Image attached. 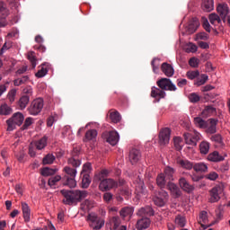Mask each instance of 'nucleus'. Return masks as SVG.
Wrapping results in <instances>:
<instances>
[{
    "label": "nucleus",
    "instance_id": "1",
    "mask_svg": "<svg viewBox=\"0 0 230 230\" xmlns=\"http://www.w3.org/2000/svg\"><path fill=\"white\" fill-rule=\"evenodd\" d=\"M159 88L153 86L151 88V97L155 98L157 102L161 100V98H164L166 96V93L164 91H177V86L172 83V80L168 78H162L156 82Z\"/></svg>",
    "mask_w": 230,
    "mask_h": 230
},
{
    "label": "nucleus",
    "instance_id": "2",
    "mask_svg": "<svg viewBox=\"0 0 230 230\" xmlns=\"http://www.w3.org/2000/svg\"><path fill=\"white\" fill-rule=\"evenodd\" d=\"M61 195H63V204L66 206H73V204H78V202H82L84 199H85L88 195L87 190H62Z\"/></svg>",
    "mask_w": 230,
    "mask_h": 230
},
{
    "label": "nucleus",
    "instance_id": "3",
    "mask_svg": "<svg viewBox=\"0 0 230 230\" xmlns=\"http://www.w3.org/2000/svg\"><path fill=\"white\" fill-rule=\"evenodd\" d=\"M65 175L63 176V184L68 188H76V169L66 166L63 169Z\"/></svg>",
    "mask_w": 230,
    "mask_h": 230
},
{
    "label": "nucleus",
    "instance_id": "4",
    "mask_svg": "<svg viewBox=\"0 0 230 230\" xmlns=\"http://www.w3.org/2000/svg\"><path fill=\"white\" fill-rule=\"evenodd\" d=\"M42 109H44V100L37 98L31 102L27 111L31 116H39L42 112Z\"/></svg>",
    "mask_w": 230,
    "mask_h": 230
},
{
    "label": "nucleus",
    "instance_id": "5",
    "mask_svg": "<svg viewBox=\"0 0 230 230\" xmlns=\"http://www.w3.org/2000/svg\"><path fill=\"white\" fill-rule=\"evenodd\" d=\"M24 121V115L21 112H16L13 115V117L6 120L7 124V130L9 132H12V130H14L15 125L18 127H21Z\"/></svg>",
    "mask_w": 230,
    "mask_h": 230
},
{
    "label": "nucleus",
    "instance_id": "6",
    "mask_svg": "<svg viewBox=\"0 0 230 230\" xmlns=\"http://www.w3.org/2000/svg\"><path fill=\"white\" fill-rule=\"evenodd\" d=\"M224 193V185L223 184H218L216 185L214 188H212L208 191V202L210 204H215L216 202H218L220 200L222 195Z\"/></svg>",
    "mask_w": 230,
    "mask_h": 230
},
{
    "label": "nucleus",
    "instance_id": "7",
    "mask_svg": "<svg viewBox=\"0 0 230 230\" xmlns=\"http://www.w3.org/2000/svg\"><path fill=\"white\" fill-rule=\"evenodd\" d=\"M87 221L89 222L90 227L93 230H100L105 226V221L95 213H90L87 217Z\"/></svg>",
    "mask_w": 230,
    "mask_h": 230
},
{
    "label": "nucleus",
    "instance_id": "8",
    "mask_svg": "<svg viewBox=\"0 0 230 230\" xmlns=\"http://www.w3.org/2000/svg\"><path fill=\"white\" fill-rule=\"evenodd\" d=\"M183 137L186 145L197 146V143L200 141V133H199L197 130H193L190 133H184Z\"/></svg>",
    "mask_w": 230,
    "mask_h": 230
},
{
    "label": "nucleus",
    "instance_id": "9",
    "mask_svg": "<svg viewBox=\"0 0 230 230\" xmlns=\"http://www.w3.org/2000/svg\"><path fill=\"white\" fill-rule=\"evenodd\" d=\"M168 192L165 190H160L158 194L153 197V202L155 206L158 208H164V206H166V202H168Z\"/></svg>",
    "mask_w": 230,
    "mask_h": 230
},
{
    "label": "nucleus",
    "instance_id": "10",
    "mask_svg": "<svg viewBox=\"0 0 230 230\" xmlns=\"http://www.w3.org/2000/svg\"><path fill=\"white\" fill-rule=\"evenodd\" d=\"M102 137L106 139L107 143L115 146L119 141V134L117 131H105L102 133Z\"/></svg>",
    "mask_w": 230,
    "mask_h": 230
},
{
    "label": "nucleus",
    "instance_id": "11",
    "mask_svg": "<svg viewBox=\"0 0 230 230\" xmlns=\"http://www.w3.org/2000/svg\"><path fill=\"white\" fill-rule=\"evenodd\" d=\"M112 188H118V181L111 178L102 180V181L99 184V190L101 191H109L112 190Z\"/></svg>",
    "mask_w": 230,
    "mask_h": 230
},
{
    "label": "nucleus",
    "instance_id": "12",
    "mask_svg": "<svg viewBox=\"0 0 230 230\" xmlns=\"http://www.w3.org/2000/svg\"><path fill=\"white\" fill-rule=\"evenodd\" d=\"M199 26H200L199 20L197 18H192L189 21V23L185 27V31L183 33L185 35H192V33H195L197 31Z\"/></svg>",
    "mask_w": 230,
    "mask_h": 230
},
{
    "label": "nucleus",
    "instance_id": "13",
    "mask_svg": "<svg viewBox=\"0 0 230 230\" xmlns=\"http://www.w3.org/2000/svg\"><path fill=\"white\" fill-rule=\"evenodd\" d=\"M171 134H172V131L168 128H164L161 129L159 133V143L162 146H164V145H168V143H170Z\"/></svg>",
    "mask_w": 230,
    "mask_h": 230
},
{
    "label": "nucleus",
    "instance_id": "14",
    "mask_svg": "<svg viewBox=\"0 0 230 230\" xmlns=\"http://www.w3.org/2000/svg\"><path fill=\"white\" fill-rule=\"evenodd\" d=\"M179 185L185 193H191L195 190V187L190 184V181H188L184 177H181L179 179Z\"/></svg>",
    "mask_w": 230,
    "mask_h": 230
},
{
    "label": "nucleus",
    "instance_id": "15",
    "mask_svg": "<svg viewBox=\"0 0 230 230\" xmlns=\"http://www.w3.org/2000/svg\"><path fill=\"white\" fill-rule=\"evenodd\" d=\"M217 125H218V119H209L207 122L206 132L210 136L212 134H217Z\"/></svg>",
    "mask_w": 230,
    "mask_h": 230
},
{
    "label": "nucleus",
    "instance_id": "16",
    "mask_svg": "<svg viewBox=\"0 0 230 230\" xmlns=\"http://www.w3.org/2000/svg\"><path fill=\"white\" fill-rule=\"evenodd\" d=\"M217 12L219 13L222 21L226 22V17L229 15V6H227V4H219L217 7Z\"/></svg>",
    "mask_w": 230,
    "mask_h": 230
},
{
    "label": "nucleus",
    "instance_id": "17",
    "mask_svg": "<svg viewBox=\"0 0 230 230\" xmlns=\"http://www.w3.org/2000/svg\"><path fill=\"white\" fill-rule=\"evenodd\" d=\"M152 221L148 217H142L137 221L136 228L137 230H145L150 227Z\"/></svg>",
    "mask_w": 230,
    "mask_h": 230
},
{
    "label": "nucleus",
    "instance_id": "18",
    "mask_svg": "<svg viewBox=\"0 0 230 230\" xmlns=\"http://www.w3.org/2000/svg\"><path fill=\"white\" fill-rule=\"evenodd\" d=\"M154 208L150 206L142 207L138 209L137 215V217H142V218H146V217H154Z\"/></svg>",
    "mask_w": 230,
    "mask_h": 230
},
{
    "label": "nucleus",
    "instance_id": "19",
    "mask_svg": "<svg viewBox=\"0 0 230 230\" xmlns=\"http://www.w3.org/2000/svg\"><path fill=\"white\" fill-rule=\"evenodd\" d=\"M167 188L169 190H171V193L173 195L175 199H179V197L182 195V192L181 191L179 186H177L175 183L172 181L167 182Z\"/></svg>",
    "mask_w": 230,
    "mask_h": 230
},
{
    "label": "nucleus",
    "instance_id": "20",
    "mask_svg": "<svg viewBox=\"0 0 230 230\" xmlns=\"http://www.w3.org/2000/svg\"><path fill=\"white\" fill-rule=\"evenodd\" d=\"M0 13H3V17L0 18V28H3L6 26V17H8V9L3 2H0Z\"/></svg>",
    "mask_w": 230,
    "mask_h": 230
},
{
    "label": "nucleus",
    "instance_id": "21",
    "mask_svg": "<svg viewBox=\"0 0 230 230\" xmlns=\"http://www.w3.org/2000/svg\"><path fill=\"white\" fill-rule=\"evenodd\" d=\"M128 159L131 164H136V163L141 159V152L136 148L131 149L129 151Z\"/></svg>",
    "mask_w": 230,
    "mask_h": 230
},
{
    "label": "nucleus",
    "instance_id": "22",
    "mask_svg": "<svg viewBox=\"0 0 230 230\" xmlns=\"http://www.w3.org/2000/svg\"><path fill=\"white\" fill-rule=\"evenodd\" d=\"M161 71L165 75V76L172 77L175 74L173 66L166 62L163 63L161 66Z\"/></svg>",
    "mask_w": 230,
    "mask_h": 230
},
{
    "label": "nucleus",
    "instance_id": "23",
    "mask_svg": "<svg viewBox=\"0 0 230 230\" xmlns=\"http://www.w3.org/2000/svg\"><path fill=\"white\" fill-rule=\"evenodd\" d=\"M22 215L25 222H30L31 218V209L30 208V206L26 202H22Z\"/></svg>",
    "mask_w": 230,
    "mask_h": 230
},
{
    "label": "nucleus",
    "instance_id": "24",
    "mask_svg": "<svg viewBox=\"0 0 230 230\" xmlns=\"http://www.w3.org/2000/svg\"><path fill=\"white\" fill-rule=\"evenodd\" d=\"M119 215L124 220H130V217L132 215H134V208L130 207H125L120 209Z\"/></svg>",
    "mask_w": 230,
    "mask_h": 230
},
{
    "label": "nucleus",
    "instance_id": "25",
    "mask_svg": "<svg viewBox=\"0 0 230 230\" xmlns=\"http://www.w3.org/2000/svg\"><path fill=\"white\" fill-rule=\"evenodd\" d=\"M108 118L111 119V123H119V121H121V114L116 110H110Z\"/></svg>",
    "mask_w": 230,
    "mask_h": 230
},
{
    "label": "nucleus",
    "instance_id": "26",
    "mask_svg": "<svg viewBox=\"0 0 230 230\" xmlns=\"http://www.w3.org/2000/svg\"><path fill=\"white\" fill-rule=\"evenodd\" d=\"M201 8L203 12H213V10H215V1L202 0Z\"/></svg>",
    "mask_w": 230,
    "mask_h": 230
},
{
    "label": "nucleus",
    "instance_id": "27",
    "mask_svg": "<svg viewBox=\"0 0 230 230\" xmlns=\"http://www.w3.org/2000/svg\"><path fill=\"white\" fill-rule=\"evenodd\" d=\"M176 163L181 168H184L185 170H191L193 168V164L186 159L177 158Z\"/></svg>",
    "mask_w": 230,
    "mask_h": 230
},
{
    "label": "nucleus",
    "instance_id": "28",
    "mask_svg": "<svg viewBox=\"0 0 230 230\" xmlns=\"http://www.w3.org/2000/svg\"><path fill=\"white\" fill-rule=\"evenodd\" d=\"M208 159L212 163H220V161H224V156L220 155L217 151H214L208 155Z\"/></svg>",
    "mask_w": 230,
    "mask_h": 230
},
{
    "label": "nucleus",
    "instance_id": "29",
    "mask_svg": "<svg viewBox=\"0 0 230 230\" xmlns=\"http://www.w3.org/2000/svg\"><path fill=\"white\" fill-rule=\"evenodd\" d=\"M48 67H49V63L41 64V68L36 73L35 76L37 78H43V76L48 75Z\"/></svg>",
    "mask_w": 230,
    "mask_h": 230
},
{
    "label": "nucleus",
    "instance_id": "30",
    "mask_svg": "<svg viewBox=\"0 0 230 230\" xmlns=\"http://www.w3.org/2000/svg\"><path fill=\"white\" fill-rule=\"evenodd\" d=\"M210 141H212V143H216L217 145H220L221 146H223L224 145V138L222 137V135L220 134H212L210 136H208Z\"/></svg>",
    "mask_w": 230,
    "mask_h": 230
},
{
    "label": "nucleus",
    "instance_id": "31",
    "mask_svg": "<svg viewBox=\"0 0 230 230\" xmlns=\"http://www.w3.org/2000/svg\"><path fill=\"white\" fill-rule=\"evenodd\" d=\"M30 103V97L22 95L18 101V107L21 111H24Z\"/></svg>",
    "mask_w": 230,
    "mask_h": 230
},
{
    "label": "nucleus",
    "instance_id": "32",
    "mask_svg": "<svg viewBox=\"0 0 230 230\" xmlns=\"http://www.w3.org/2000/svg\"><path fill=\"white\" fill-rule=\"evenodd\" d=\"M173 173H175V169L170 166L165 167L164 175L169 182L173 181Z\"/></svg>",
    "mask_w": 230,
    "mask_h": 230
},
{
    "label": "nucleus",
    "instance_id": "33",
    "mask_svg": "<svg viewBox=\"0 0 230 230\" xmlns=\"http://www.w3.org/2000/svg\"><path fill=\"white\" fill-rule=\"evenodd\" d=\"M81 177H82L81 186L84 190H87V188H89L91 184V176L89 175V173H84V174H81Z\"/></svg>",
    "mask_w": 230,
    "mask_h": 230
},
{
    "label": "nucleus",
    "instance_id": "34",
    "mask_svg": "<svg viewBox=\"0 0 230 230\" xmlns=\"http://www.w3.org/2000/svg\"><path fill=\"white\" fill-rule=\"evenodd\" d=\"M35 146L37 150H44L48 146V137H43L40 140L35 142Z\"/></svg>",
    "mask_w": 230,
    "mask_h": 230
},
{
    "label": "nucleus",
    "instance_id": "35",
    "mask_svg": "<svg viewBox=\"0 0 230 230\" xmlns=\"http://www.w3.org/2000/svg\"><path fill=\"white\" fill-rule=\"evenodd\" d=\"M97 136H98V131H96V129H90L85 133L84 141V142L93 141V139H95Z\"/></svg>",
    "mask_w": 230,
    "mask_h": 230
},
{
    "label": "nucleus",
    "instance_id": "36",
    "mask_svg": "<svg viewBox=\"0 0 230 230\" xmlns=\"http://www.w3.org/2000/svg\"><path fill=\"white\" fill-rule=\"evenodd\" d=\"M202 114L206 118H208L209 116H213V114H217V108H215L211 105L206 106L202 111Z\"/></svg>",
    "mask_w": 230,
    "mask_h": 230
},
{
    "label": "nucleus",
    "instance_id": "37",
    "mask_svg": "<svg viewBox=\"0 0 230 230\" xmlns=\"http://www.w3.org/2000/svg\"><path fill=\"white\" fill-rule=\"evenodd\" d=\"M13 112V110L8 104H2L0 106L1 116H10Z\"/></svg>",
    "mask_w": 230,
    "mask_h": 230
},
{
    "label": "nucleus",
    "instance_id": "38",
    "mask_svg": "<svg viewBox=\"0 0 230 230\" xmlns=\"http://www.w3.org/2000/svg\"><path fill=\"white\" fill-rule=\"evenodd\" d=\"M110 224L111 226V229L117 230L121 224V219H119V217H113L110 219Z\"/></svg>",
    "mask_w": 230,
    "mask_h": 230
},
{
    "label": "nucleus",
    "instance_id": "39",
    "mask_svg": "<svg viewBox=\"0 0 230 230\" xmlns=\"http://www.w3.org/2000/svg\"><path fill=\"white\" fill-rule=\"evenodd\" d=\"M195 172H208V164L204 163H197L192 166Z\"/></svg>",
    "mask_w": 230,
    "mask_h": 230
},
{
    "label": "nucleus",
    "instance_id": "40",
    "mask_svg": "<svg viewBox=\"0 0 230 230\" xmlns=\"http://www.w3.org/2000/svg\"><path fill=\"white\" fill-rule=\"evenodd\" d=\"M167 179L165 178L164 174L160 173L158 174L157 178H156V184L157 186H159V188H164V186H166V182H167Z\"/></svg>",
    "mask_w": 230,
    "mask_h": 230
},
{
    "label": "nucleus",
    "instance_id": "41",
    "mask_svg": "<svg viewBox=\"0 0 230 230\" xmlns=\"http://www.w3.org/2000/svg\"><path fill=\"white\" fill-rule=\"evenodd\" d=\"M28 60H30L31 64L32 69H35L37 67V57H35V52L30 51L27 54Z\"/></svg>",
    "mask_w": 230,
    "mask_h": 230
},
{
    "label": "nucleus",
    "instance_id": "42",
    "mask_svg": "<svg viewBox=\"0 0 230 230\" xmlns=\"http://www.w3.org/2000/svg\"><path fill=\"white\" fill-rule=\"evenodd\" d=\"M55 159H57L55 155L48 154L43 157L42 163L43 164H53V163H55Z\"/></svg>",
    "mask_w": 230,
    "mask_h": 230
},
{
    "label": "nucleus",
    "instance_id": "43",
    "mask_svg": "<svg viewBox=\"0 0 230 230\" xmlns=\"http://www.w3.org/2000/svg\"><path fill=\"white\" fill-rule=\"evenodd\" d=\"M199 150H200V154H203L204 155H206V154L209 152V142L202 141L199 144Z\"/></svg>",
    "mask_w": 230,
    "mask_h": 230
},
{
    "label": "nucleus",
    "instance_id": "44",
    "mask_svg": "<svg viewBox=\"0 0 230 230\" xmlns=\"http://www.w3.org/2000/svg\"><path fill=\"white\" fill-rule=\"evenodd\" d=\"M208 82V75L203 74L199 77L197 78V80L194 83V85H197L198 87H200V85H204Z\"/></svg>",
    "mask_w": 230,
    "mask_h": 230
},
{
    "label": "nucleus",
    "instance_id": "45",
    "mask_svg": "<svg viewBox=\"0 0 230 230\" xmlns=\"http://www.w3.org/2000/svg\"><path fill=\"white\" fill-rule=\"evenodd\" d=\"M57 173V169H51L49 167L43 168L41 171V175L43 177H49V175H55Z\"/></svg>",
    "mask_w": 230,
    "mask_h": 230
},
{
    "label": "nucleus",
    "instance_id": "46",
    "mask_svg": "<svg viewBox=\"0 0 230 230\" xmlns=\"http://www.w3.org/2000/svg\"><path fill=\"white\" fill-rule=\"evenodd\" d=\"M109 170L107 169H102L98 174L95 175V179H97V181H103L105 180V177H109Z\"/></svg>",
    "mask_w": 230,
    "mask_h": 230
},
{
    "label": "nucleus",
    "instance_id": "47",
    "mask_svg": "<svg viewBox=\"0 0 230 230\" xmlns=\"http://www.w3.org/2000/svg\"><path fill=\"white\" fill-rule=\"evenodd\" d=\"M221 17L218 16V14L217 13H211L209 14V21L211 24H220V22H222V20L220 19Z\"/></svg>",
    "mask_w": 230,
    "mask_h": 230
},
{
    "label": "nucleus",
    "instance_id": "48",
    "mask_svg": "<svg viewBox=\"0 0 230 230\" xmlns=\"http://www.w3.org/2000/svg\"><path fill=\"white\" fill-rule=\"evenodd\" d=\"M68 164H71L74 168H78L82 164V162L76 156H72L68 159Z\"/></svg>",
    "mask_w": 230,
    "mask_h": 230
},
{
    "label": "nucleus",
    "instance_id": "49",
    "mask_svg": "<svg viewBox=\"0 0 230 230\" xmlns=\"http://www.w3.org/2000/svg\"><path fill=\"white\" fill-rule=\"evenodd\" d=\"M61 180H62V176L61 175L53 176V177H50L49 179L48 184H49V186L53 188V186H55L57 184V182H58Z\"/></svg>",
    "mask_w": 230,
    "mask_h": 230
},
{
    "label": "nucleus",
    "instance_id": "50",
    "mask_svg": "<svg viewBox=\"0 0 230 230\" xmlns=\"http://www.w3.org/2000/svg\"><path fill=\"white\" fill-rule=\"evenodd\" d=\"M194 123L199 127V128H206L208 121L202 119L200 117H196L194 119Z\"/></svg>",
    "mask_w": 230,
    "mask_h": 230
},
{
    "label": "nucleus",
    "instance_id": "51",
    "mask_svg": "<svg viewBox=\"0 0 230 230\" xmlns=\"http://www.w3.org/2000/svg\"><path fill=\"white\" fill-rule=\"evenodd\" d=\"M175 224L180 227H184V226H186V217L182 216H177L175 217Z\"/></svg>",
    "mask_w": 230,
    "mask_h": 230
},
{
    "label": "nucleus",
    "instance_id": "52",
    "mask_svg": "<svg viewBox=\"0 0 230 230\" xmlns=\"http://www.w3.org/2000/svg\"><path fill=\"white\" fill-rule=\"evenodd\" d=\"M15 96H17L16 89H12L11 91H9L7 98L11 103H13L15 102Z\"/></svg>",
    "mask_w": 230,
    "mask_h": 230
},
{
    "label": "nucleus",
    "instance_id": "53",
    "mask_svg": "<svg viewBox=\"0 0 230 230\" xmlns=\"http://www.w3.org/2000/svg\"><path fill=\"white\" fill-rule=\"evenodd\" d=\"M31 125H33V118L29 117L25 119L24 124L22 127V130H28Z\"/></svg>",
    "mask_w": 230,
    "mask_h": 230
},
{
    "label": "nucleus",
    "instance_id": "54",
    "mask_svg": "<svg viewBox=\"0 0 230 230\" xmlns=\"http://www.w3.org/2000/svg\"><path fill=\"white\" fill-rule=\"evenodd\" d=\"M200 72H199V70L187 72V77L189 78V80H195V78H198Z\"/></svg>",
    "mask_w": 230,
    "mask_h": 230
},
{
    "label": "nucleus",
    "instance_id": "55",
    "mask_svg": "<svg viewBox=\"0 0 230 230\" xmlns=\"http://www.w3.org/2000/svg\"><path fill=\"white\" fill-rule=\"evenodd\" d=\"M91 170H92V167H91V163H86L83 165V169L81 171V175H85V173H91Z\"/></svg>",
    "mask_w": 230,
    "mask_h": 230
},
{
    "label": "nucleus",
    "instance_id": "56",
    "mask_svg": "<svg viewBox=\"0 0 230 230\" xmlns=\"http://www.w3.org/2000/svg\"><path fill=\"white\" fill-rule=\"evenodd\" d=\"M189 99L191 103H199L200 102V96L195 93H190Z\"/></svg>",
    "mask_w": 230,
    "mask_h": 230
},
{
    "label": "nucleus",
    "instance_id": "57",
    "mask_svg": "<svg viewBox=\"0 0 230 230\" xmlns=\"http://www.w3.org/2000/svg\"><path fill=\"white\" fill-rule=\"evenodd\" d=\"M173 141H174L175 149L178 151L182 150V146L181 145V143H182V139H181V137H175L173 138Z\"/></svg>",
    "mask_w": 230,
    "mask_h": 230
},
{
    "label": "nucleus",
    "instance_id": "58",
    "mask_svg": "<svg viewBox=\"0 0 230 230\" xmlns=\"http://www.w3.org/2000/svg\"><path fill=\"white\" fill-rule=\"evenodd\" d=\"M15 157L19 163H24V157H26V153H24V151H20L18 154H15Z\"/></svg>",
    "mask_w": 230,
    "mask_h": 230
},
{
    "label": "nucleus",
    "instance_id": "59",
    "mask_svg": "<svg viewBox=\"0 0 230 230\" xmlns=\"http://www.w3.org/2000/svg\"><path fill=\"white\" fill-rule=\"evenodd\" d=\"M199 63H200V60H199V58H191L189 60V65L190 66V67H199Z\"/></svg>",
    "mask_w": 230,
    "mask_h": 230
},
{
    "label": "nucleus",
    "instance_id": "60",
    "mask_svg": "<svg viewBox=\"0 0 230 230\" xmlns=\"http://www.w3.org/2000/svg\"><path fill=\"white\" fill-rule=\"evenodd\" d=\"M205 178L208 179V181H217L218 179V173L211 172L208 174H207Z\"/></svg>",
    "mask_w": 230,
    "mask_h": 230
},
{
    "label": "nucleus",
    "instance_id": "61",
    "mask_svg": "<svg viewBox=\"0 0 230 230\" xmlns=\"http://www.w3.org/2000/svg\"><path fill=\"white\" fill-rule=\"evenodd\" d=\"M23 96H29V99L31 98L33 94V89L31 86H27L26 88L23 89Z\"/></svg>",
    "mask_w": 230,
    "mask_h": 230
},
{
    "label": "nucleus",
    "instance_id": "62",
    "mask_svg": "<svg viewBox=\"0 0 230 230\" xmlns=\"http://www.w3.org/2000/svg\"><path fill=\"white\" fill-rule=\"evenodd\" d=\"M155 62H157V58H154L151 62V66L153 67V73H155L157 75V73H159V64H155Z\"/></svg>",
    "mask_w": 230,
    "mask_h": 230
},
{
    "label": "nucleus",
    "instance_id": "63",
    "mask_svg": "<svg viewBox=\"0 0 230 230\" xmlns=\"http://www.w3.org/2000/svg\"><path fill=\"white\" fill-rule=\"evenodd\" d=\"M114 195H112V193L111 192H106L103 194V200L105 202H111V200H112Z\"/></svg>",
    "mask_w": 230,
    "mask_h": 230
},
{
    "label": "nucleus",
    "instance_id": "64",
    "mask_svg": "<svg viewBox=\"0 0 230 230\" xmlns=\"http://www.w3.org/2000/svg\"><path fill=\"white\" fill-rule=\"evenodd\" d=\"M197 37L199 40H208L209 39V35L206 32H199L197 34Z\"/></svg>",
    "mask_w": 230,
    "mask_h": 230
}]
</instances>
